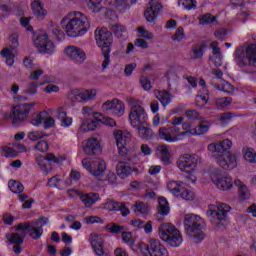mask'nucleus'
<instances>
[{
  "label": "nucleus",
  "mask_w": 256,
  "mask_h": 256,
  "mask_svg": "<svg viewBox=\"0 0 256 256\" xmlns=\"http://www.w3.org/2000/svg\"><path fill=\"white\" fill-rule=\"evenodd\" d=\"M177 197H180V199H183L184 201H193V199H195V192L182 187L180 192H178Z\"/></svg>",
  "instance_id": "obj_36"
},
{
  "label": "nucleus",
  "mask_w": 256,
  "mask_h": 256,
  "mask_svg": "<svg viewBox=\"0 0 256 256\" xmlns=\"http://www.w3.org/2000/svg\"><path fill=\"white\" fill-rule=\"evenodd\" d=\"M27 137L30 141H39V139L49 137V135L43 130H33L28 132Z\"/></svg>",
  "instance_id": "obj_37"
},
{
  "label": "nucleus",
  "mask_w": 256,
  "mask_h": 256,
  "mask_svg": "<svg viewBox=\"0 0 256 256\" xmlns=\"http://www.w3.org/2000/svg\"><path fill=\"white\" fill-rule=\"evenodd\" d=\"M209 102V91L206 90L205 94H198L195 99L197 107H205Z\"/></svg>",
  "instance_id": "obj_44"
},
{
  "label": "nucleus",
  "mask_w": 256,
  "mask_h": 256,
  "mask_svg": "<svg viewBox=\"0 0 256 256\" xmlns=\"http://www.w3.org/2000/svg\"><path fill=\"white\" fill-rule=\"evenodd\" d=\"M182 188L183 186H181V183L177 181H171L167 184V189H169L173 195H179Z\"/></svg>",
  "instance_id": "obj_50"
},
{
  "label": "nucleus",
  "mask_w": 256,
  "mask_h": 256,
  "mask_svg": "<svg viewBox=\"0 0 256 256\" xmlns=\"http://www.w3.org/2000/svg\"><path fill=\"white\" fill-rule=\"evenodd\" d=\"M99 149V141L96 138H90L86 141V144L83 148L86 155H95V151Z\"/></svg>",
  "instance_id": "obj_28"
},
{
  "label": "nucleus",
  "mask_w": 256,
  "mask_h": 256,
  "mask_svg": "<svg viewBox=\"0 0 256 256\" xmlns=\"http://www.w3.org/2000/svg\"><path fill=\"white\" fill-rule=\"evenodd\" d=\"M158 137L167 143H177L187 137V133H181L179 126L161 127L158 130Z\"/></svg>",
  "instance_id": "obj_7"
},
{
  "label": "nucleus",
  "mask_w": 256,
  "mask_h": 256,
  "mask_svg": "<svg viewBox=\"0 0 256 256\" xmlns=\"http://www.w3.org/2000/svg\"><path fill=\"white\" fill-rule=\"evenodd\" d=\"M103 0H88V6L93 13H98V11H101V2Z\"/></svg>",
  "instance_id": "obj_58"
},
{
  "label": "nucleus",
  "mask_w": 256,
  "mask_h": 256,
  "mask_svg": "<svg viewBox=\"0 0 256 256\" xmlns=\"http://www.w3.org/2000/svg\"><path fill=\"white\" fill-rule=\"evenodd\" d=\"M37 165L39 169L42 170L43 173H45L46 175L51 173V171L53 170V165L49 161H39L37 162Z\"/></svg>",
  "instance_id": "obj_54"
},
{
  "label": "nucleus",
  "mask_w": 256,
  "mask_h": 256,
  "mask_svg": "<svg viewBox=\"0 0 256 256\" xmlns=\"http://www.w3.org/2000/svg\"><path fill=\"white\" fill-rule=\"evenodd\" d=\"M156 151L159 155H161L162 161H169V159H171V153H169L167 146H158Z\"/></svg>",
  "instance_id": "obj_49"
},
{
  "label": "nucleus",
  "mask_w": 256,
  "mask_h": 256,
  "mask_svg": "<svg viewBox=\"0 0 256 256\" xmlns=\"http://www.w3.org/2000/svg\"><path fill=\"white\" fill-rule=\"evenodd\" d=\"M133 168L129 166V164L125 163L124 161H120L116 166V172L118 177L121 179H125V177H129V174L132 173Z\"/></svg>",
  "instance_id": "obj_27"
},
{
  "label": "nucleus",
  "mask_w": 256,
  "mask_h": 256,
  "mask_svg": "<svg viewBox=\"0 0 256 256\" xmlns=\"http://www.w3.org/2000/svg\"><path fill=\"white\" fill-rule=\"evenodd\" d=\"M231 211V206L225 203L215 205H210L206 215L209 217L211 223L220 227V225H225L227 223V214Z\"/></svg>",
  "instance_id": "obj_4"
},
{
  "label": "nucleus",
  "mask_w": 256,
  "mask_h": 256,
  "mask_svg": "<svg viewBox=\"0 0 256 256\" xmlns=\"http://www.w3.org/2000/svg\"><path fill=\"white\" fill-rule=\"evenodd\" d=\"M242 155L246 161H256V151L251 147L243 148Z\"/></svg>",
  "instance_id": "obj_40"
},
{
  "label": "nucleus",
  "mask_w": 256,
  "mask_h": 256,
  "mask_svg": "<svg viewBox=\"0 0 256 256\" xmlns=\"http://www.w3.org/2000/svg\"><path fill=\"white\" fill-rule=\"evenodd\" d=\"M118 147V153L121 157H125L127 153V144L131 141V133L127 130H116L113 133Z\"/></svg>",
  "instance_id": "obj_11"
},
{
  "label": "nucleus",
  "mask_w": 256,
  "mask_h": 256,
  "mask_svg": "<svg viewBox=\"0 0 256 256\" xmlns=\"http://www.w3.org/2000/svg\"><path fill=\"white\" fill-rule=\"evenodd\" d=\"M159 205V213L160 215H168L169 213V202H167V199L161 197L158 200Z\"/></svg>",
  "instance_id": "obj_46"
},
{
  "label": "nucleus",
  "mask_w": 256,
  "mask_h": 256,
  "mask_svg": "<svg viewBox=\"0 0 256 256\" xmlns=\"http://www.w3.org/2000/svg\"><path fill=\"white\" fill-rule=\"evenodd\" d=\"M16 231L18 232L6 234V238L11 245H14V253L19 255L23 251V247L21 245H23V241H25V237H27V232L24 230H17V226Z\"/></svg>",
  "instance_id": "obj_15"
},
{
  "label": "nucleus",
  "mask_w": 256,
  "mask_h": 256,
  "mask_svg": "<svg viewBox=\"0 0 256 256\" xmlns=\"http://www.w3.org/2000/svg\"><path fill=\"white\" fill-rule=\"evenodd\" d=\"M236 61L239 67H256V44H250L248 47H240L236 50Z\"/></svg>",
  "instance_id": "obj_6"
},
{
  "label": "nucleus",
  "mask_w": 256,
  "mask_h": 256,
  "mask_svg": "<svg viewBox=\"0 0 256 256\" xmlns=\"http://www.w3.org/2000/svg\"><path fill=\"white\" fill-rule=\"evenodd\" d=\"M154 95L158 101H160L163 107H167L171 103V94L166 90H154Z\"/></svg>",
  "instance_id": "obj_29"
},
{
  "label": "nucleus",
  "mask_w": 256,
  "mask_h": 256,
  "mask_svg": "<svg viewBox=\"0 0 256 256\" xmlns=\"http://www.w3.org/2000/svg\"><path fill=\"white\" fill-rule=\"evenodd\" d=\"M84 95V103H88V101H93L95 97H97V90L96 89H83Z\"/></svg>",
  "instance_id": "obj_53"
},
{
  "label": "nucleus",
  "mask_w": 256,
  "mask_h": 256,
  "mask_svg": "<svg viewBox=\"0 0 256 256\" xmlns=\"http://www.w3.org/2000/svg\"><path fill=\"white\" fill-rule=\"evenodd\" d=\"M136 129H138V135L141 137V139H151L153 137V130L149 128L147 122L136 126Z\"/></svg>",
  "instance_id": "obj_30"
},
{
  "label": "nucleus",
  "mask_w": 256,
  "mask_h": 256,
  "mask_svg": "<svg viewBox=\"0 0 256 256\" xmlns=\"http://www.w3.org/2000/svg\"><path fill=\"white\" fill-rule=\"evenodd\" d=\"M88 241L91 244L92 249L96 253V255L109 256V253L105 252V240H103L101 236L92 233L90 234Z\"/></svg>",
  "instance_id": "obj_20"
},
{
  "label": "nucleus",
  "mask_w": 256,
  "mask_h": 256,
  "mask_svg": "<svg viewBox=\"0 0 256 256\" xmlns=\"http://www.w3.org/2000/svg\"><path fill=\"white\" fill-rule=\"evenodd\" d=\"M17 230H24L29 232L31 239H41L43 235V225L41 222H25L17 225Z\"/></svg>",
  "instance_id": "obj_14"
},
{
  "label": "nucleus",
  "mask_w": 256,
  "mask_h": 256,
  "mask_svg": "<svg viewBox=\"0 0 256 256\" xmlns=\"http://www.w3.org/2000/svg\"><path fill=\"white\" fill-rule=\"evenodd\" d=\"M140 85L144 91H151L153 89V86L151 85V80L147 76L140 77Z\"/></svg>",
  "instance_id": "obj_57"
},
{
  "label": "nucleus",
  "mask_w": 256,
  "mask_h": 256,
  "mask_svg": "<svg viewBox=\"0 0 256 256\" xmlns=\"http://www.w3.org/2000/svg\"><path fill=\"white\" fill-rule=\"evenodd\" d=\"M102 111L114 117H123L125 115V104L117 98L107 100L102 104Z\"/></svg>",
  "instance_id": "obj_9"
},
{
  "label": "nucleus",
  "mask_w": 256,
  "mask_h": 256,
  "mask_svg": "<svg viewBox=\"0 0 256 256\" xmlns=\"http://www.w3.org/2000/svg\"><path fill=\"white\" fill-rule=\"evenodd\" d=\"M67 159H69V157H67V155H62V156L56 157L55 154H53V153H48L44 157L45 161H67Z\"/></svg>",
  "instance_id": "obj_60"
},
{
  "label": "nucleus",
  "mask_w": 256,
  "mask_h": 256,
  "mask_svg": "<svg viewBox=\"0 0 256 256\" xmlns=\"http://www.w3.org/2000/svg\"><path fill=\"white\" fill-rule=\"evenodd\" d=\"M68 37H83L91 29V23L83 12L68 13L60 22Z\"/></svg>",
  "instance_id": "obj_1"
},
{
  "label": "nucleus",
  "mask_w": 256,
  "mask_h": 256,
  "mask_svg": "<svg viewBox=\"0 0 256 256\" xmlns=\"http://www.w3.org/2000/svg\"><path fill=\"white\" fill-rule=\"evenodd\" d=\"M122 241H124L130 247H133V245H135V240L133 239V234L131 232H127L125 230H123V232H122Z\"/></svg>",
  "instance_id": "obj_56"
},
{
  "label": "nucleus",
  "mask_w": 256,
  "mask_h": 256,
  "mask_svg": "<svg viewBox=\"0 0 256 256\" xmlns=\"http://www.w3.org/2000/svg\"><path fill=\"white\" fill-rule=\"evenodd\" d=\"M103 205V209H106V211H121L123 217H127L129 213H131V210L127 208L125 203H119L115 200H107Z\"/></svg>",
  "instance_id": "obj_22"
},
{
  "label": "nucleus",
  "mask_w": 256,
  "mask_h": 256,
  "mask_svg": "<svg viewBox=\"0 0 256 256\" xmlns=\"http://www.w3.org/2000/svg\"><path fill=\"white\" fill-rule=\"evenodd\" d=\"M206 47H207V45H205V44H198V45L193 46L192 47L193 59H202Z\"/></svg>",
  "instance_id": "obj_38"
},
{
  "label": "nucleus",
  "mask_w": 256,
  "mask_h": 256,
  "mask_svg": "<svg viewBox=\"0 0 256 256\" xmlns=\"http://www.w3.org/2000/svg\"><path fill=\"white\" fill-rule=\"evenodd\" d=\"M0 155H2V157H17V150H15V146L12 148L9 146H3L0 148Z\"/></svg>",
  "instance_id": "obj_45"
},
{
  "label": "nucleus",
  "mask_w": 256,
  "mask_h": 256,
  "mask_svg": "<svg viewBox=\"0 0 256 256\" xmlns=\"http://www.w3.org/2000/svg\"><path fill=\"white\" fill-rule=\"evenodd\" d=\"M185 115L187 119L190 121H195L197 119H201V115L196 110L190 109L185 111Z\"/></svg>",
  "instance_id": "obj_61"
},
{
  "label": "nucleus",
  "mask_w": 256,
  "mask_h": 256,
  "mask_svg": "<svg viewBox=\"0 0 256 256\" xmlns=\"http://www.w3.org/2000/svg\"><path fill=\"white\" fill-rule=\"evenodd\" d=\"M82 165L84 169L89 171V173L94 175V177L103 175L107 169V164H105V161H84L82 162Z\"/></svg>",
  "instance_id": "obj_19"
},
{
  "label": "nucleus",
  "mask_w": 256,
  "mask_h": 256,
  "mask_svg": "<svg viewBox=\"0 0 256 256\" xmlns=\"http://www.w3.org/2000/svg\"><path fill=\"white\" fill-rule=\"evenodd\" d=\"M95 37L98 47H100L102 51V55L104 57V61L102 62V68L107 69L109 67V63H111L110 53H111V45H113V34L107 30V28L96 29Z\"/></svg>",
  "instance_id": "obj_2"
},
{
  "label": "nucleus",
  "mask_w": 256,
  "mask_h": 256,
  "mask_svg": "<svg viewBox=\"0 0 256 256\" xmlns=\"http://www.w3.org/2000/svg\"><path fill=\"white\" fill-rule=\"evenodd\" d=\"M106 229L109 231V233L119 235V233H123V231H125V226L119 225L117 223H110L106 226Z\"/></svg>",
  "instance_id": "obj_47"
},
{
  "label": "nucleus",
  "mask_w": 256,
  "mask_h": 256,
  "mask_svg": "<svg viewBox=\"0 0 256 256\" xmlns=\"http://www.w3.org/2000/svg\"><path fill=\"white\" fill-rule=\"evenodd\" d=\"M64 53L68 57V59H70V61H73V63H75L76 65H81L85 63V60L87 59L85 51L74 45L66 47Z\"/></svg>",
  "instance_id": "obj_16"
},
{
  "label": "nucleus",
  "mask_w": 256,
  "mask_h": 256,
  "mask_svg": "<svg viewBox=\"0 0 256 256\" xmlns=\"http://www.w3.org/2000/svg\"><path fill=\"white\" fill-rule=\"evenodd\" d=\"M210 127H211V124H209V122L202 121L195 128L191 129L190 135H193V136L205 135V133H207V131H209Z\"/></svg>",
  "instance_id": "obj_31"
},
{
  "label": "nucleus",
  "mask_w": 256,
  "mask_h": 256,
  "mask_svg": "<svg viewBox=\"0 0 256 256\" xmlns=\"http://www.w3.org/2000/svg\"><path fill=\"white\" fill-rule=\"evenodd\" d=\"M110 31L114 33L115 37L121 39V37H124L127 33V26L123 24H113L110 26Z\"/></svg>",
  "instance_id": "obj_34"
},
{
  "label": "nucleus",
  "mask_w": 256,
  "mask_h": 256,
  "mask_svg": "<svg viewBox=\"0 0 256 256\" xmlns=\"http://www.w3.org/2000/svg\"><path fill=\"white\" fill-rule=\"evenodd\" d=\"M132 211H134V213H138L140 215H147V213H149V206L147 204H145V202L137 201L133 205Z\"/></svg>",
  "instance_id": "obj_35"
},
{
  "label": "nucleus",
  "mask_w": 256,
  "mask_h": 256,
  "mask_svg": "<svg viewBox=\"0 0 256 256\" xmlns=\"http://www.w3.org/2000/svg\"><path fill=\"white\" fill-rule=\"evenodd\" d=\"M69 195L71 197H76L77 195H79L80 201H82L84 207H93V205H95V203H97V201L101 199L99 193L95 192L81 194L79 190H70Z\"/></svg>",
  "instance_id": "obj_17"
},
{
  "label": "nucleus",
  "mask_w": 256,
  "mask_h": 256,
  "mask_svg": "<svg viewBox=\"0 0 256 256\" xmlns=\"http://www.w3.org/2000/svg\"><path fill=\"white\" fill-rule=\"evenodd\" d=\"M211 181L220 191H231L233 189V179L228 176L221 175L220 171L211 173Z\"/></svg>",
  "instance_id": "obj_13"
},
{
  "label": "nucleus",
  "mask_w": 256,
  "mask_h": 256,
  "mask_svg": "<svg viewBox=\"0 0 256 256\" xmlns=\"http://www.w3.org/2000/svg\"><path fill=\"white\" fill-rule=\"evenodd\" d=\"M9 41L12 46L10 48H4L0 54L6 59V65L13 67L15 63V55H17V50H15V48L19 47V36L17 34H12L9 37Z\"/></svg>",
  "instance_id": "obj_10"
},
{
  "label": "nucleus",
  "mask_w": 256,
  "mask_h": 256,
  "mask_svg": "<svg viewBox=\"0 0 256 256\" xmlns=\"http://www.w3.org/2000/svg\"><path fill=\"white\" fill-rule=\"evenodd\" d=\"M31 8H32V11H33L35 17L39 21H43V19H45V17L47 16V10H45V8H43V3H41V0H34L31 3Z\"/></svg>",
  "instance_id": "obj_25"
},
{
  "label": "nucleus",
  "mask_w": 256,
  "mask_h": 256,
  "mask_svg": "<svg viewBox=\"0 0 256 256\" xmlns=\"http://www.w3.org/2000/svg\"><path fill=\"white\" fill-rule=\"evenodd\" d=\"M164 242L170 245V247H179L181 243H183V236L181 232L176 229Z\"/></svg>",
  "instance_id": "obj_26"
},
{
  "label": "nucleus",
  "mask_w": 256,
  "mask_h": 256,
  "mask_svg": "<svg viewBox=\"0 0 256 256\" xmlns=\"http://www.w3.org/2000/svg\"><path fill=\"white\" fill-rule=\"evenodd\" d=\"M218 164L224 171H232L237 167V161H220Z\"/></svg>",
  "instance_id": "obj_55"
},
{
  "label": "nucleus",
  "mask_w": 256,
  "mask_h": 256,
  "mask_svg": "<svg viewBox=\"0 0 256 256\" xmlns=\"http://www.w3.org/2000/svg\"><path fill=\"white\" fill-rule=\"evenodd\" d=\"M139 37H144V39H153V33L149 32V30L145 29V27L141 26L138 28Z\"/></svg>",
  "instance_id": "obj_63"
},
{
  "label": "nucleus",
  "mask_w": 256,
  "mask_h": 256,
  "mask_svg": "<svg viewBox=\"0 0 256 256\" xmlns=\"http://www.w3.org/2000/svg\"><path fill=\"white\" fill-rule=\"evenodd\" d=\"M163 11V5L159 0H151L147 9L144 12V16L148 23H153L156 17H159V13Z\"/></svg>",
  "instance_id": "obj_18"
},
{
  "label": "nucleus",
  "mask_w": 256,
  "mask_h": 256,
  "mask_svg": "<svg viewBox=\"0 0 256 256\" xmlns=\"http://www.w3.org/2000/svg\"><path fill=\"white\" fill-rule=\"evenodd\" d=\"M43 127L44 129H53L55 127V118L49 115V112L46 111V114L44 116L43 120Z\"/></svg>",
  "instance_id": "obj_51"
},
{
  "label": "nucleus",
  "mask_w": 256,
  "mask_h": 256,
  "mask_svg": "<svg viewBox=\"0 0 256 256\" xmlns=\"http://www.w3.org/2000/svg\"><path fill=\"white\" fill-rule=\"evenodd\" d=\"M182 39H185V30L180 26L172 36V41H182Z\"/></svg>",
  "instance_id": "obj_62"
},
{
  "label": "nucleus",
  "mask_w": 256,
  "mask_h": 256,
  "mask_svg": "<svg viewBox=\"0 0 256 256\" xmlns=\"http://www.w3.org/2000/svg\"><path fill=\"white\" fill-rule=\"evenodd\" d=\"M214 103L216 107H218V109H223L225 107H229V105L233 103V98L232 97L216 98Z\"/></svg>",
  "instance_id": "obj_41"
},
{
  "label": "nucleus",
  "mask_w": 256,
  "mask_h": 256,
  "mask_svg": "<svg viewBox=\"0 0 256 256\" xmlns=\"http://www.w3.org/2000/svg\"><path fill=\"white\" fill-rule=\"evenodd\" d=\"M180 3L187 11H191V9H197V1L195 0H180Z\"/></svg>",
  "instance_id": "obj_59"
},
{
  "label": "nucleus",
  "mask_w": 256,
  "mask_h": 256,
  "mask_svg": "<svg viewBox=\"0 0 256 256\" xmlns=\"http://www.w3.org/2000/svg\"><path fill=\"white\" fill-rule=\"evenodd\" d=\"M34 45L39 53L51 55V53L55 52V45L49 40L45 32L36 37Z\"/></svg>",
  "instance_id": "obj_12"
},
{
  "label": "nucleus",
  "mask_w": 256,
  "mask_h": 256,
  "mask_svg": "<svg viewBox=\"0 0 256 256\" xmlns=\"http://www.w3.org/2000/svg\"><path fill=\"white\" fill-rule=\"evenodd\" d=\"M234 185L238 187L239 197L240 199H242V201L249 199L251 194L249 193L247 186L243 182H241V180H235Z\"/></svg>",
  "instance_id": "obj_32"
},
{
  "label": "nucleus",
  "mask_w": 256,
  "mask_h": 256,
  "mask_svg": "<svg viewBox=\"0 0 256 256\" xmlns=\"http://www.w3.org/2000/svg\"><path fill=\"white\" fill-rule=\"evenodd\" d=\"M215 89H217L218 91H223L224 93H233V86L231 85V83L222 80L221 84H214Z\"/></svg>",
  "instance_id": "obj_42"
},
{
  "label": "nucleus",
  "mask_w": 256,
  "mask_h": 256,
  "mask_svg": "<svg viewBox=\"0 0 256 256\" xmlns=\"http://www.w3.org/2000/svg\"><path fill=\"white\" fill-rule=\"evenodd\" d=\"M67 99L72 106L79 103V89H72L67 93Z\"/></svg>",
  "instance_id": "obj_43"
},
{
  "label": "nucleus",
  "mask_w": 256,
  "mask_h": 256,
  "mask_svg": "<svg viewBox=\"0 0 256 256\" xmlns=\"http://www.w3.org/2000/svg\"><path fill=\"white\" fill-rule=\"evenodd\" d=\"M45 115H47V111H41L35 117L31 119V125L34 127H39L43 125V120L45 119Z\"/></svg>",
  "instance_id": "obj_48"
},
{
  "label": "nucleus",
  "mask_w": 256,
  "mask_h": 256,
  "mask_svg": "<svg viewBox=\"0 0 256 256\" xmlns=\"http://www.w3.org/2000/svg\"><path fill=\"white\" fill-rule=\"evenodd\" d=\"M177 165L184 173H193L197 169V162L193 161H179Z\"/></svg>",
  "instance_id": "obj_33"
},
{
  "label": "nucleus",
  "mask_w": 256,
  "mask_h": 256,
  "mask_svg": "<svg viewBox=\"0 0 256 256\" xmlns=\"http://www.w3.org/2000/svg\"><path fill=\"white\" fill-rule=\"evenodd\" d=\"M8 187L10 189V191H12V193H23V191L25 190V187L23 186V184L17 180H10L8 182Z\"/></svg>",
  "instance_id": "obj_39"
},
{
  "label": "nucleus",
  "mask_w": 256,
  "mask_h": 256,
  "mask_svg": "<svg viewBox=\"0 0 256 256\" xmlns=\"http://www.w3.org/2000/svg\"><path fill=\"white\" fill-rule=\"evenodd\" d=\"M231 147H233V142L230 139H224L220 142L209 144L208 151H211V153H225Z\"/></svg>",
  "instance_id": "obj_23"
},
{
  "label": "nucleus",
  "mask_w": 256,
  "mask_h": 256,
  "mask_svg": "<svg viewBox=\"0 0 256 256\" xmlns=\"http://www.w3.org/2000/svg\"><path fill=\"white\" fill-rule=\"evenodd\" d=\"M128 104L130 105L129 120L132 127H139L142 123H147V113L145 108L141 106V101L128 98Z\"/></svg>",
  "instance_id": "obj_5"
},
{
  "label": "nucleus",
  "mask_w": 256,
  "mask_h": 256,
  "mask_svg": "<svg viewBox=\"0 0 256 256\" xmlns=\"http://www.w3.org/2000/svg\"><path fill=\"white\" fill-rule=\"evenodd\" d=\"M184 229L190 239H194L196 243L205 239L203 233V218L195 214H187L184 217Z\"/></svg>",
  "instance_id": "obj_3"
},
{
  "label": "nucleus",
  "mask_w": 256,
  "mask_h": 256,
  "mask_svg": "<svg viewBox=\"0 0 256 256\" xmlns=\"http://www.w3.org/2000/svg\"><path fill=\"white\" fill-rule=\"evenodd\" d=\"M215 21H217V17L210 13H206L199 18L200 25H210V23H215Z\"/></svg>",
  "instance_id": "obj_52"
},
{
  "label": "nucleus",
  "mask_w": 256,
  "mask_h": 256,
  "mask_svg": "<svg viewBox=\"0 0 256 256\" xmlns=\"http://www.w3.org/2000/svg\"><path fill=\"white\" fill-rule=\"evenodd\" d=\"M149 255L150 256H169V251L161 243L159 239H150L149 240Z\"/></svg>",
  "instance_id": "obj_21"
},
{
  "label": "nucleus",
  "mask_w": 256,
  "mask_h": 256,
  "mask_svg": "<svg viewBox=\"0 0 256 256\" xmlns=\"http://www.w3.org/2000/svg\"><path fill=\"white\" fill-rule=\"evenodd\" d=\"M49 187H56L57 189H61V178L59 176H53L48 180Z\"/></svg>",
  "instance_id": "obj_64"
},
{
  "label": "nucleus",
  "mask_w": 256,
  "mask_h": 256,
  "mask_svg": "<svg viewBox=\"0 0 256 256\" xmlns=\"http://www.w3.org/2000/svg\"><path fill=\"white\" fill-rule=\"evenodd\" d=\"M177 228L171 223L161 224L158 228V235L162 241L169 239L173 233H175Z\"/></svg>",
  "instance_id": "obj_24"
},
{
  "label": "nucleus",
  "mask_w": 256,
  "mask_h": 256,
  "mask_svg": "<svg viewBox=\"0 0 256 256\" xmlns=\"http://www.w3.org/2000/svg\"><path fill=\"white\" fill-rule=\"evenodd\" d=\"M35 105H37V103L30 102L20 103L13 106L11 109V119L13 120V123H19L27 119V115L31 113V110L35 108Z\"/></svg>",
  "instance_id": "obj_8"
}]
</instances>
